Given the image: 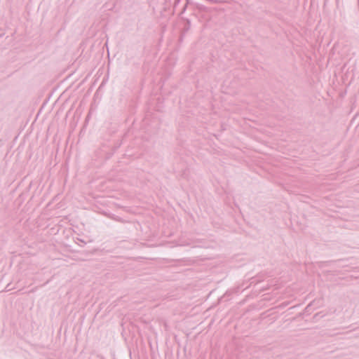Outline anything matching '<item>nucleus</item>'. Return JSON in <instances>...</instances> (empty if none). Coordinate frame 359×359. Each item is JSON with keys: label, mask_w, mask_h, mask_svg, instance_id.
Here are the masks:
<instances>
[{"label": "nucleus", "mask_w": 359, "mask_h": 359, "mask_svg": "<svg viewBox=\"0 0 359 359\" xmlns=\"http://www.w3.org/2000/svg\"><path fill=\"white\" fill-rule=\"evenodd\" d=\"M4 36L3 34H0V39Z\"/></svg>", "instance_id": "f257e3e1"}]
</instances>
